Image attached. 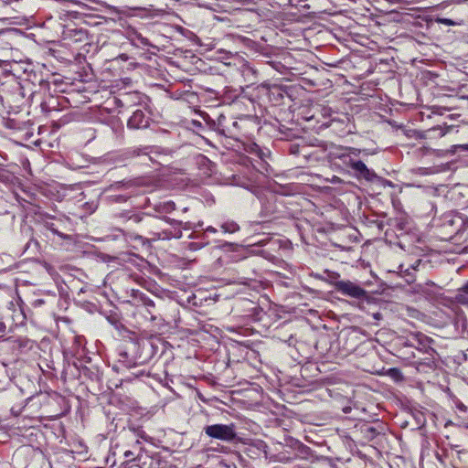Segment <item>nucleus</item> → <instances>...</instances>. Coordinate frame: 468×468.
<instances>
[{
  "label": "nucleus",
  "instance_id": "1a4fd4ad",
  "mask_svg": "<svg viewBox=\"0 0 468 468\" xmlns=\"http://www.w3.org/2000/svg\"><path fill=\"white\" fill-rule=\"evenodd\" d=\"M463 292L468 295V282L462 288Z\"/></svg>",
  "mask_w": 468,
  "mask_h": 468
},
{
  "label": "nucleus",
  "instance_id": "423d86ee",
  "mask_svg": "<svg viewBox=\"0 0 468 468\" xmlns=\"http://www.w3.org/2000/svg\"><path fill=\"white\" fill-rule=\"evenodd\" d=\"M430 342H431V340L427 336L423 335V336H421V339L420 338V344L423 346L425 352L431 355V353L434 352V350L430 346L426 347V343H430Z\"/></svg>",
  "mask_w": 468,
  "mask_h": 468
},
{
  "label": "nucleus",
  "instance_id": "9d476101",
  "mask_svg": "<svg viewBox=\"0 0 468 468\" xmlns=\"http://www.w3.org/2000/svg\"><path fill=\"white\" fill-rule=\"evenodd\" d=\"M207 231H208V232H212V233H215L217 230H216V229H215V228H213V227H208V228H207Z\"/></svg>",
  "mask_w": 468,
  "mask_h": 468
},
{
  "label": "nucleus",
  "instance_id": "f03ea898",
  "mask_svg": "<svg viewBox=\"0 0 468 468\" xmlns=\"http://www.w3.org/2000/svg\"><path fill=\"white\" fill-rule=\"evenodd\" d=\"M205 433L213 439L231 441L236 437L234 424H214L205 428Z\"/></svg>",
  "mask_w": 468,
  "mask_h": 468
},
{
  "label": "nucleus",
  "instance_id": "39448f33",
  "mask_svg": "<svg viewBox=\"0 0 468 468\" xmlns=\"http://www.w3.org/2000/svg\"><path fill=\"white\" fill-rule=\"evenodd\" d=\"M225 233H235L239 230V226L234 221H226L221 225Z\"/></svg>",
  "mask_w": 468,
  "mask_h": 468
},
{
  "label": "nucleus",
  "instance_id": "f257e3e1",
  "mask_svg": "<svg viewBox=\"0 0 468 468\" xmlns=\"http://www.w3.org/2000/svg\"><path fill=\"white\" fill-rule=\"evenodd\" d=\"M336 292L345 296L362 300L367 298V292L360 285L349 280H340L334 284Z\"/></svg>",
  "mask_w": 468,
  "mask_h": 468
},
{
  "label": "nucleus",
  "instance_id": "9b49d317",
  "mask_svg": "<svg viewBox=\"0 0 468 468\" xmlns=\"http://www.w3.org/2000/svg\"><path fill=\"white\" fill-rule=\"evenodd\" d=\"M462 0H456L457 3H460Z\"/></svg>",
  "mask_w": 468,
  "mask_h": 468
},
{
  "label": "nucleus",
  "instance_id": "7ed1b4c3",
  "mask_svg": "<svg viewBox=\"0 0 468 468\" xmlns=\"http://www.w3.org/2000/svg\"><path fill=\"white\" fill-rule=\"evenodd\" d=\"M148 125V118L141 110L135 111L128 120V127L132 129L144 128Z\"/></svg>",
  "mask_w": 468,
  "mask_h": 468
},
{
  "label": "nucleus",
  "instance_id": "0eeeda50",
  "mask_svg": "<svg viewBox=\"0 0 468 468\" xmlns=\"http://www.w3.org/2000/svg\"><path fill=\"white\" fill-rule=\"evenodd\" d=\"M438 22L446 26H453L454 22L448 18H440Z\"/></svg>",
  "mask_w": 468,
  "mask_h": 468
},
{
  "label": "nucleus",
  "instance_id": "6e6552de",
  "mask_svg": "<svg viewBox=\"0 0 468 468\" xmlns=\"http://www.w3.org/2000/svg\"><path fill=\"white\" fill-rule=\"evenodd\" d=\"M124 457L128 460L127 462L133 461L134 453L132 451L128 450L124 452Z\"/></svg>",
  "mask_w": 468,
  "mask_h": 468
},
{
  "label": "nucleus",
  "instance_id": "20e7f679",
  "mask_svg": "<svg viewBox=\"0 0 468 468\" xmlns=\"http://www.w3.org/2000/svg\"><path fill=\"white\" fill-rule=\"evenodd\" d=\"M350 166L353 170L360 174L364 178H371L372 173L362 161H354L351 163Z\"/></svg>",
  "mask_w": 468,
  "mask_h": 468
}]
</instances>
